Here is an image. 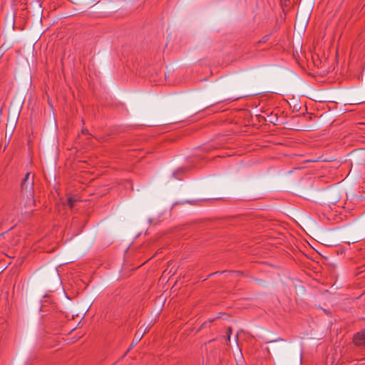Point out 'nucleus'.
Returning a JSON list of instances; mask_svg holds the SVG:
<instances>
[{"label": "nucleus", "mask_w": 365, "mask_h": 365, "mask_svg": "<svg viewBox=\"0 0 365 365\" xmlns=\"http://www.w3.org/2000/svg\"><path fill=\"white\" fill-rule=\"evenodd\" d=\"M78 201V199L75 197H68L67 199V204L70 207V208H73L74 207L75 203Z\"/></svg>", "instance_id": "nucleus-3"}, {"label": "nucleus", "mask_w": 365, "mask_h": 365, "mask_svg": "<svg viewBox=\"0 0 365 365\" xmlns=\"http://www.w3.org/2000/svg\"><path fill=\"white\" fill-rule=\"evenodd\" d=\"M145 332V330H144L143 332H140V331H138L136 332L135 336V341H136L135 343H137L138 341H139L142 339V337H143V336Z\"/></svg>", "instance_id": "nucleus-4"}, {"label": "nucleus", "mask_w": 365, "mask_h": 365, "mask_svg": "<svg viewBox=\"0 0 365 365\" xmlns=\"http://www.w3.org/2000/svg\"><path fill=\"white\" fill-rule=\"evenodd\" d=\"M34 175H31V172H28L21 184V201L26 208H31L35 205L34 195Z\"/></svg>", "instance_id": "nucleus-1"}, {"label": "nucleus", "mask_w": 365, "mask_h": 365, "mask_svg": "<svg viewBox=\"0 0 365 365\" xmlns=\"http://www.w3.org/2000/svg\"><path fill=\"white\" fill-rule=\"evenodd\" d=\"M353 342L358 347H365V328L354 335Z\"/></svg>", "instance_id": "nucleus-2"}, {"label": "nucleus", "mask_w": 365, "mask_h": 365, "mask_svg": "<svg viewBox=\"0 0 365 365\" xmlns=\"http://www.w3.org/2000/svg\"><path fill=\"white\" fill-rule=\"evenodd\" d=\"M231 332H232V329L231 327H228L227 329V339L230 340V334H231Z\"/></svg>", "instance_id": "nucleus-5"}]
</instances>
